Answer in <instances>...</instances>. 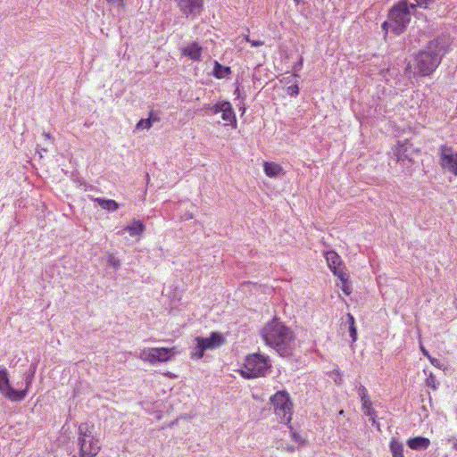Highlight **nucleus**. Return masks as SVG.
I'll return each instance as SVG.
<instances>
[{"instance_id": "obj_1", "label": "nucleus", "mask_w": 457, "mask_h": 457, "mask_svg": "<svg viewBox=\"0 0 457 457\" xmlns=\"http://www.w3.org/2000/svg\"><path fill=\"white\" fill-rule=\"evenodd\" d=\"M266 345L274 347L280 355L288 354L295 341L293 331L278 319L268 322L262 329Z\"/></svg>"}, {"instance_id": "obj_2", "label": "nucleus", "mask_w": 457, "mask_h": 457, "mask_svg": "<svg viewBox=\"0 0 457 457\" xmlns=\"http://www.w3.org/2000/svg\"><path fill=\"white\" fill-rule=\"evenodd\" d=\"M436 45L430 42L427 50L419 52L412 61L407 64L405 72L410 77L428 76L435 71L441 62L440 51L436 50Z\"/></svg>"}, {"instance_id": "obj_3", "label": "nucleus", "mask_w": 457, "mask_h": 457, "mask_svg": "<svg viewBox=\"0 0 457 457\" xmlns=\"http://www.w3.org/2000/svg\"><path fill=\"white\" fill-rule=\"evenodd\" d=\"M415 7L416 4H409L407 0L398 2L391 8L388 20L382 24L383 30L387 33L390 29L395 35L403 33L411 21V10Z\"/></svg>"}, {"instance_id": "obj_4", "label": "nucleus", "mask_w": 457, "mask_h": 457, "mask_svg": "<svg viewBox=\"0 0 457 457\" xmlns=\"http://www.w3.org/2000/svg\"><path fill=\"white\" fill-rule=\"evenodd\" d=\"M79 455L77 457H96L102 449L100 439L95 432L94 424L80 423L78 427Z\"/></svg>"}, {"instance_id": "obj_5", "label": "nucleus", "mask_w": 457, "mask_h": 457, "mask_svg": "<svg viewBox=\"0 0 457 457\" xmlns=\"http://www.w3.org/2000/svg\"><path fill=\"white\" fill-rule=\"evenodd\" d=\"M270 401L278 419L283 423L289 424L292 420L294 407L289 394L285 390L278 391L270 397Z\"/></svg>"}, {"instance_id": "obj_6", "label": "nucleus", "mask_w": 457, "mask_h": 457, "mask_svg": "<svg viewBox=\"0 0 457 457\" xmlns=\"http://www.w3.org/2000/svg\"><path fill=\"white\" fill-rule=\"evenodd\" d=\"M269 367V361L266 357L259 353H253L246 356L239 372L245 378H253L263 376Z\"/></svg>"}, {"instance_id": "obj_7", "label": "nucleus", "mask_w": 457, "mask_h": 457, "mask_svg": "<svg viewBox=\"0 0 457 457\" xmlns=\"http://www.w3.org/2000/svg\"><path fill=\"white\" fill-rule=\"evenodd\" d=\"M178 353L177 347H147L141 350L139 359L146 363L154 365L158 362L170 361Z\"/></svg>"}, {"instance_id": "obj_8", "label": "nucleus", "mask_w": 457, "mask_h": 457, "mask_svg": "<svg viewBox=\"0 0 457 457\" xmlns=\"http://www.w3.org/2000/svg\"><path fill=\"white\" fill-rule=\"evenodd\" d=\"M31 381L28 380L22 390H16L12 387L9 375L6 369L0 370V394L12 402H21L27 395Z\"/></svg>"}, {"instance_id": "obj_9", "label": "nucleus", "mask_w": 457, "mask_h": 457, "mask_svg": "<svg viewBox=\"0 0 457 457\" xmlns=\"http://www.w3.org/2000/svg\"><path fill=\"white\" fill-rule=\"evenodd\" d=\"M439 151L441 167L457 176V154H454L453 148L447 145H441Z\"/></svg>"}, {"instance_id": "obj_10", "label": "nucleus", "mask_w": 457, "mask_h": 457, "mask_svg": "<svg viewBox=\"0 0 457 457\" xmlns=\"http://www.w3.org/2000/svg\"><path fill=\"white\" fill-rule=\"evenodd\" d=\"M180 12L186 16L199 14L204 7V0H176Z\"/></svg>"}, {"instance_id": "obj_11", "label": "nucleus", "mask_w": 457, "mask_h": 457, "mask_svg": "<svg viewBox=\"0 0 457 457\" xmlns=\"http://www.w3.org/2000/svg\"><path fill=\"white\" fill-rule=\"evenodd\" d=\"M328 267L334 276L345 270L344 262L340 255L335 251H327L324 253Z\"/></svg>"}, {"instance_id": "obj_12", "label": "nucleus", "mask_w": 457, "mask_h": 457, "mask_svg": "<svg viewBox=\"0 0 457 457\" xmlns=\"http://www.w3.org/2000/svg\"><path fill=\"white\" fill-rule=\"evenodd\" d=\"M195 341L201 344L204 350H213L220 347L224 343V338L218 332H212L209 337H196Z\"/></svg>"}, {"instance_id": "obj_13", "label": "nucleus", "mask_w": 457, "mask_h": 457, "mask_svg": "<svg viewBox=\"0 0 457 457\" xmlns=\"http://www.w3.org/2000/svg\"><path fill=\"white\" fill-rule=\"evenodd\" d=\"M394 152L396 155L397 161H411L414 149L411 143L406 139L404 141L398 142Z\"/></svg>"}, {"instance_id": "obj_14", "label": "nucleus", "mask_w": 457, "mask_h": 457, "mask_svg": "<svg viewBox=\"0 0 457 457\" xmlns=\"http://www.w3.org/2000/svg\"><path fill=\"white\" fill-rule=\"evenodd\" d=\"M203 47L197 42H191L187 46L180 49L183 56L187 57L193 62H200L202 60Z\"/></svg>"}, {"instance_id": "obj_15", "label": "nucleus", "mask_w": 457, "mask_h": 457, "mask_svg": "<svg viewBox=\"0 0 457 457\" xmlns=\"http://www.w3.org/2000/svg\"><path fill=\"white\" fill-rule=\"evenodd\" d=\"M220 110L221 111L222 113V120L226 121L228 124H231L233 125V127H236L237 118L232 109L231 104L227 101H222Z\"/></svg>"}, {"instance_id": "obj_16", "label": "nucleus", "mask_w": 457, "mask_h": 457, "mask_svg": "<svg viewBox=\"0 0 457 457\" xmlns=\"http://www.w3.org/2000/svg\"><path fill=\"white\" fill-rule=\"evenodd\" d=\"M406 443L410 449L415 451L426 450L430 445V440L424 436L411 437L407 440Z\"/></svg>"}, {"instance_id": "obj_17", "label": "nucleus", "mask_w": 457, "mask_h": 457, "mask_svg": "<svg viewBox=\"0 0 457 457\" xmlns=\"http://www.w3.org/2000/svg\"><path fill=\"white\" fill-rule=\"evenodd\" d=\"M263 170L265 174L270 178H274L282 173L283 168L280 164L276 162H263Z\"/></svg>"}, {"instance_id": "obj_18", "label": "nucleus", "mask_w": 457, "mask_h": 457, "mask_svg": "<svg viewBox=\"0 0 457 457\" xmlns=\"http://www.w3.org/2000/svg\"><path fill=\"white\" fill-rule=\"evenodd\" d=\"M124 230L127 231L130 237L140 236L145 230V225L140 220H133Z\"/></svg>"}, {"instance_id": "obj_19", "label": "nucleus", "mask_w": 457, "mask_h": 457, "mask_svg": "<svg viewBox=\"0 0 457 457\" xmlns=\"http://www.w3.org/2000/svg\"><path fill=\"white\" fill-rule=\"evenodd\" d=\"M231 69L228 66H222L219 62H214L213 76L219 79H224L230 75Z\"/></svg>"}, {"instance_id": "obj_20", "label": "nucleus", "mask_w": 457, "mask_h": 457, "mask_svg": "<svg viewBox=\"0 0 457 457\" xmlns=\"http://www.w3.org/2000/svg\"><path fill=\"white\" fill-rule=\"evenodd\" d=\"M336 277L340 280L341 282V289L342 291L346 295H349L352 293V287L349 283V276L346 273V271L340 272L339 274L336 275Z\"/></svg>"}, {"instance_id": "obj_21", "label": "nucleus", "mask_w": 457, "mask_h": 457, "mask_svg": "<svg viewBox=\"0 0 457 457\" xmlns=\"http://www.w3.org/2000/svg\"><path fill=\"white\" fill-rule=\"evenodd\" d=\"M97 202V204L104 210L114 212L118 210L119 204L117 202L112 199H102V198H96L95 200Z\"/></svg>"}, {"instance_id": "obj_22", "label": "nucleus", "mask_w": 457, "mask_h": 457, "mask_svg": "<svg viewBox=\"0 0 457 457\" xmlns=\"http://www.w3.org/2000/svg\"><path fill=\"white\" fill-rule=\"evenodd\" d=\"M389 448L392 455L403 453V444L395 438H391Z\"/></svg>"}, {"instance_id": "obj_23", "label": "nucleus", "mask_w": 457, "mask_h": 457, "mask_svg": "<svg viewBox=\"0 0 457 457\" xmlns=\"http://www.w3.org/2000/svg\"><path fill=\"white\" fill-rule=\"evenodd\" d=\"M204 350L201 344L196 343L195 346L192 349L190 353V357L192 359L199 360L204 357Z\"/></svg>"}, {"instance_id": "obj_24", "label": "nucleus", "mask_w": 457, "mask_h": 457, "mask_svg": "<svg viewBox=\"0 0 457 457\" xmlns=\"http://www.w3.org/2000/svg\"><path fill=\"white\" fill-rule=\"evenodd\" d=\"M137 129H149L152 127V112H150L147 119H142L137 123Z\"/></svg>"}, {"instance_id": "obj_25", "label": "nucleus", "mask_w": 457, "mask_h": 457, "mask_svg": "<svg viewBox=\"0 0 457 457\" xmlns=\"http://www.w3.org/2000/svg\"><path fill=\"white\" fill-rule=\"evenodd\" d=\"M107 263L109 266H112L115 269L118 268L120 264V260L112 253L108 255Z\"/></svg>"}, {"instance_id": "obj_26", "label": "nucleus", "mask_w": 457, "mask_h": 457, "mask_svg": "<svg viewBox=\"0 0 457 457\" xmlns=\"http://www.w3.org/2000/svg\"><path fill=\"white\" fill-rule=\"evenodd\" d=\"M417 4L422 8H428L431 3H433L435 0H415Z\"/></svg>"}, {"instance_id": "obj_27", "label": "nucleus", "mask_w": 457, "mask_h": 457, "mask_svg": "<svg viewBox=\"0 0 457 457\" xmlns=\"http://www.w3.org/2000/svg\"><path fill=\"white\" fill-rule=\"evenodd\" d=\"M358 392H359L361 399L369 396L368 390L366 389V387L364 386H360L358 388Z\"/></svg>"}, {"instance_id": "obj_28", "label": "nucleus", "mask_w": 457, "mask_h": 457, "mask_svg": "<svg viewBox=\"0 0 457 457\" xmlns=\"http://www.w3.org/2000/svg\"><path fill=\"white\" fill-rule=\"evenodd\" d=\"M349 331H350V336H351L353 341V342L356 341V339H357V330H356L355 325L354 326H350Z\"/></svg>"}, {"instance_id": "obj_29", "label": "nucleus", "mask_w": 457, "mask_h": 457, "mask_svg": "<svg viewBox=\"0 0 457 457\" xmlns=\"http://www.w3.org/2000/svg\"><path fill=\"white\" fill-rule=\"evenodd\" d=\"M107 2L112 5H118L121 8L125 7V2L124 0H107Z\"/></svg>"}, {"instance_id": "obj_30", "label": "nucleus", "mask_w": 457, "mask_h": 457, "mask_svg": "<svg viewBox=\"0 0 457 457\" xmlns=\"http://www.w3.org/2000/svg\"><path fill=\"white\" fill-rule=\"evenodd\" d=\"M362 409L371 407V402L370 401L369 396L361 399Z\"/></svg>"}, {"instance_id": "obj_31", "label": "nucleus", "mask_w": 457, "mask_h": 457, "mask_svg": "<svg viewBox=\"0 0 457 457\" xmlns=\"http://www.w3.org/2000/svg\"><path fill=\"white\" fill-rule=\"evenodd\" d=\"M287 90L291 96H297L299 94V88L297 85L289 87Z\"/></svg>"}, {"instance_id": "obj_32", "label": "nucleus", "mask_w": 457, "mask_h": 457, "mask_svg": "<svg viewBox=\"0 0 457 457\" xmlns=\"http://www.w3.org/2000/svg\"><path fill=\"white\" fill-rule=\"evenodd\" d=\"M292 438H293V440H295L296 442H299L301 444H304V440H303L300 437V436L296 432H295V431L292 432Z\"/></svg>"}, {"instance_id": "obj_33", "label": "nucleus", "mask_w": 457, "mask_h": 457, "mask_svg": "<svg viewBox=\"0 0 457 457\" xmlns=\"http://www.w3.org/2000/svg\"><path fill=\"white\" fill-rule=\"evenodd\" d=\"M250 44L253 47L262 46H263L264 42L262 40H251Z\"/></svg>"}, {"instance_id": "obj_34", "label": "nucleus", "mask_w": 457, "mask_h": 457, "mask_svg": "<svg viewBox=\"0 0 457 457\" xmlns=\"http://www.w3.org/2000/svg\"><path fill=\"white\" fill-rule=\"evenodd\" d=\"M221 106V102L216 104L215 105L212 106V111L213 113H219V112H221V111L220 110Z\"/></svg>"}, {"instance_id": "obj_35", "label": "nucleus", "mask_w": 457, "mask_h": 457, "mask_svg": "<svg viewBox=\"0 0 457 457\" xmlns=\"http://www.w3.org/2000/svg\"><path fill=\"white\" fill-rule=\"evenodd\" d=\"M430 363L435 366V367H439L440 366V361L439 360L436 359V358H433V357H429L428 358Z\"/></svg>"}, {"instance_id": "obj_36", "label": "nucleus", "mask_w": 457, "mask_h": 457, "mask_svg": "<svg viewBox=\"0 0 457 457\" xmlns=\"http://www.w3.org/2000/svg\"><path fill=\"white\" fill-rule=\"evenodd\" d=\"M363 410H364V413H365L367 416L371 417V418L374 416V411L372 410V408H371V407H370V408H365V409H363Z\"/></svg>"}, {"instance_id": "obj_37", "label": "nucleus", "mask_w": 457, "mask_h": 457, "mask_svg": "<svg viewBox=\"0 0 457 457\" xmlns=\"http://www.w3.org/2000/svg\"><path fill=\"white\" fill-rule=\"evenodd\" d=\"M347 319H348V321H349V325L350 326H354V318L352 314L348 313L347 314Z\"/></svg>"}, {"instance_id": "obj_38", "label": "nucleus", "mask_w": 457, "mask_h": 457, "mask_svg": "<svg viewBox=\"0 0 457 457\" xmlns=\"http://www.w3.org/2000/svg\"><path fill=\"white\" fill-rule=\"evenodd\" d=\"M420 351L428 359L430 357V354L423 345H420Z\"/></svg>"}, {"instance_id": "obj_39", "label": "nucleus", "mask_w": 457, "mask_h": 457, "mask_svg": "<svg viewBox=\"0 0 457 457\" xmlns=\"http://www.w3.org/2000/svg\"><path fill=\"white\" fill-rule=\"evenodd\" d=\"M164 375H165L166 377H169V378H176V376H175V375H173L171 372H169V371H168V372H165V373H164Z\"/></svg>"}, {"instance_id": "obj_40", "label": "nucleus", "mask_w": 457, "mask_h": 457, "mask_svg": "<svg viewBox=\"0 0 457 457\" xmlns=\"http://www.w3.org/2000/svg\"><path fill=\"white\" fill-rule=\"evenodd\" d=\"M152 112V124H153L154 121H159V118H158V117H154V112Z\"/></svg>"}, {"instance_id": "obj_41", "label": "nucleus", "mask_w": 457, "mask_h": 457, "mask_svg": "<svg viewBox=\"0 0 457 457\" xmlns=\"http://www.w3.org/2000/svg\"><path fill=\"white\" fill-rule=\"evenodd\" d=\"M43 137H44L46 139H48V140H50V139H51V136H50V134H48V133H43Z\"/></svg>"}, {"instance_id": "obj_42", "label": "nucleus", "mask_w": 457, "mask_h": 457, "mask_svg": "<svg viewBox=\"0 0 457 457\" xmlns=\"http://www.w3.org/2000/svg\"><path fill=\"white\" fill-rule=\"evenodd\" d=\"M245 41H246V42H248V43H250V41L252 40V39L249 37V36H248V35H246V36L245 37Z\"/></svg>"}, {"instance_id": "obj_43", "label": "nucleus", "mask_w": 457, "mask_h": 457, "mask_svg": "<svg viewBox=\"0 0 457 457\" xmlns=\"http://www.w3.org/2000/svg\"><path fill=\"white\" fill-rule=\"evenodd\" d=\"M304 0H294L295 4H301L302 2H303Z\"/></svg>"}, {"instance_id": "obj_44", "label": "nucleus", "mask_w": 457, "mask_h": 457, "mask_svg": "<svg viewBox=\"0 0 457 457\" xmlns=\"http://www.w3.org/2000/svg\"><path fill=\"white\" fill-rule=\"evenodd\" d=\"M392 457H404L403 453L402 454H394Z\"/></svg>"}, {"instance_id": "obj_45", "label": "nucleus", "mask_w": 457, "mask_h": 457, "mask_svg": "<svg viewBox=\"0 0 457 457\" xmlns=\"http://www.w3.org/2000/svg\"><path fill=\"white\" fill-rule=\"evenodd\" d=\"M303 64V58L300 59V62L298 63V66H302Z\"/></svg>"}, {"instance_id": "obj_46", "label": "nucleus", "mask_w": 457, "mask_h": 457, "mask_svg": "<svg viewBox=\"0 0 457 457\" xmlns=\"http://www.w3.org/2000/svg\"><path fill=\"white\" fill-rule=\"evenodd\" d=\"M287 450L290 452H293L295 449H294V447H288Z\"/></svg>"}]
</instances>
